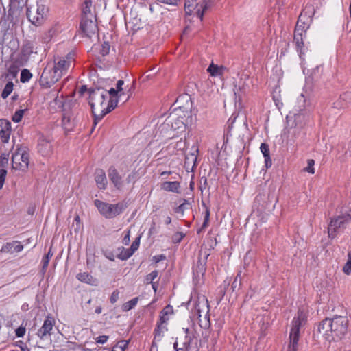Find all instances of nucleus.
<instances>
[{"mask_svg": "<svg viewBox=\"0 0 351 351\" xmlns=\"http://www.w3.org/2000/svg\"><path fill=\"white\" fill-rule=\"evenodd\" d=\"M107 97V90L104 88L97 87L89 90V104L94 117L93 130L98 121L117 106L118 99L112 98H110L106 104Z\"/></svg>", "mask_w": 351, "mask_h": 351, "instance_id": "obj_1", "label": "nucleus"}, {"mask_svg": "<svg viewBox=\"0 0 351 351\" xmlns=\"http://www.w3.org/2000/svg\"><path fill=\"white\" fill-rule=\"evenodd\" d=\"M348 325V317L335 315L332 318L322 320L318 326L317 330L329 341H339L347 334Z\"/></svg>", "mask_w": 351, "mask_h": 351, "instance_id": "obj_2", "label": "nucleus"}, {"mask_svg": "<svg viewBox=\"0 0 351 351\" xmlns=\"http://www.w3.org/2000/svg\"><path fill=\"white\" fill-rule=\"evenodd\" d=\"M74 58L71 53H69L66 57L60 58L55 60L53 69V75L51 80L48 81L47 73L44 71L40 77V83L42 86L50 87L52 84L58 82L63 75L66 74L68 69L73 66Z\"/></svg>", "mask_w": 351, "mask_h": 351, "instance_id": "obj_3", "label": "nucleus"}, {"mask_svg": "<svg viewBox=\"0 0 351 351\" xmlns=\"http://www.w3.org/2000/svg\"><path fill=\"white\" fill-rule=\"evenodd\" d=\"M307 317V313L305 311L299 309L293 317L289 334L290 343L288 347L289 351H298L300 329L306 325Z\"/></svg>", "mask_w": 351, "mask_h": 351, "instance_id": "obj_4", "label": "nucleus"}, {"mask_svg": "<svg viewBox=\"0 0 351 351\" xmlns=\"http://www.w3.org/2000/svg\"><path fill=\"white\" fill-rule=\"evenodd\" d=\"M193 316H197L201 327L210 326L209 304L204 295L199 296L192 310Z\"/></svg>", "mask_w": 351, "mask_h": 351, "instance_id": "obj_5", "label": "nucleus"}, {"mask_svg": "<svg viewBox=\"0 0 351 351\" xmlns=\"http://www.w3.org/2000/svg\"><path fill=\"white\" fill-rule=\"evenodd\" d=\"M95 206L98 210L106 219H112L120 215L124 210L123 204L117 203L115 204H108L99 199L94 202Z\"/></svg>", "mask_w": 351, "mask_h": 351, "instance_id": "obj_6", "label": "nucleus"}, {"mask_svg": "<svg viewBox=\"0 0 351 351\" xmlns=\"http://www.w3.org/2000/svg\"><path fill=\"white\" fill-rule=\"evenodd\" d=\"M29 163V154L25 148L17 147L12 156V167L15 170L26 171Z\"/></svg>", "mask_w": 351, "mask_h": 351, "instance_id": "obj_7", "label": "nucleus"}, {"mask_svg": "<svg viewBox=\"0 0 351 351\" xmlns=\"http://www.w3.org/2000/svg\"><path fill=\"white\" fill-rule=\"evenodd\" d=\"M185 337L180 347L181 351H197L198 350L199 334L193 328L184 329Z\"/></svg>", "mask_w": 351, "mask_h": 351, "instance_id": "obj_8", "label": "nucleus"}, {"mask_svg": "<svg viewBox=\"0 0 351 351\" xmlns=\"http://www.w3.org/2000/svg\"><path fill=\"white\" fill-rule=\"evenodd\" d=\"M48 12V8L43 4L37 3L36 8L27 9V16L34 25L39 26L43 23Z\"/></svg>", "mask_w": 351, "mask_h": 351, "instance_id": "obj_9", "label": "nucleus"}, {"mask_svg": "<svg viewBox=\"0 0 351 351\" xmlns=\"http://www.w3.org/2000/svg\"><path fill=\"white\" fill-rule=\"evenodd\" d=\"M196 0H186L184 3V10L186 14L191 15L193 10H195V13L202 21L204 12L209 8V2L208 0H202L198 3H195Z\"/></svg>", "mask_w": 351, "mask_h": 351, "instance_id": "obj_10", "label": "nucleus"}, {"mask_svg": "<svg viewBox=\"0 0 351 351\" xmlns=\"http://www.w3.org/2000/svg\"><path fill=\"white\" fill-rule=\"evenodd\" d=\"M350 220H351V215L348 213L338 215L331 219L328 228V237L330 238L335 237L337 230L344 228L345 224Z\"/></svg>", "mask_w": 351, "mask_h": 351, "instance_id": "obj_11", "label": "nucleus"}, {"mask_svg": "<svg viewBox=\"0 0 351 351\" xmlns=\"http://www.w3.org/2000/svg\"><path fill=\"white\" fill-rule=\"evenodd\" d=\"M187 119L185 115L182 116L178 114L171 115L169 117V122L171 123V128L174 131H177V134H182L186 130Z\"/></svg>", "mask_w": 351, "mask_h": 351, "instance_id": "obj_12", "label": "nucleus"}, {"mask_svg": "<svg viewBox=\"0 0 351 351\" xmlns=\"http://www.w3.org/2000/svg\"><path fill=\"white\" fill-rule=\"evenodd\" d=\"M287 123L289 127L295 129H302L306 124V116L302 112L298 113H289L286 117Z\"/></svg>", "mask_w": 351, "mask_h": 351, "instance_id": "obj_13", "label": "nucleus"}, {"mask_svg": "<svg viewBox=\"0 0 351 351\" xmlns=\"http://www.w3.org/2000/svg\"><path fill=\"white\" fill-rule=\"evenodd\" d=\"M54 325V318L51 315H48L45 318L41 328L38 330L36 335L42 340L49 338L51 335V330H53Z\"/></svg>", "mask_w": 351, "mask_h": 351, "instance_id": "obj_14", "label": "nucleus"}, {"mask_svg": "<svg viewBox=\"0 0 351 351\" xmlns=\"http://www.w3.org/2000/svg\"><path fill=\"white\" fill-rule=\"evenodd\" d=\"M210 250L202 248L199 252L198 260L195 265V272L197 276H204L206 270V263L210 256Z\"/></svg>", "mask_w": 351, "mask_h": 351, "instance_id": "obj_15", "label": "nucleus"}, {"mask_svg": "<svg viewBox=\"0 0 351 351\" xmlns=\"http://www.w3.org/2000/svg\"><path fill=\"white\" fill-rule=\"evenodd\" d=\"M80 28L87 37L90 38L96 33L97 26L96 23L91 19L83 16L80 22Z\"/></svg>", "mask_w": 351, "mask_h": 351, "instance_id": "obj_16", "label": "nucleus"}, {"mask_svg": "<svg viewBox=\"0 0 351 351\" xmlns=\"http://www.w3.org/2000/svg\"><path fill=\"white\" fill-rule=\"evenodd\" d=\"M38 152L43 156H48L52 154L53 149L51 139L44 136H40L38 139Z\"/></svg>", "mask_w": 351, "mask_h": 351, "instance_id": "obj_17", "label": "nucleus"}, {"mask_svg": "<svg viewBox=\"0 0 351 351\" xmlns=\"http://www.w3.org/2000/svg\"><path fill=\"white\" fill-rule=\"evenodd\" d=\"M11 123L5 119H0V138L3 143H7L11 134Z\"/></svg>", "mask_w": 351, "mask_h": 351, "instance_id": "obj_18", "label": "nucleus"}, {"mask_svg": "<svg viewBox=\"0 0 351 351\" xmlns=\"http://www.w3.org/2000/svg\"><path fill=\"white\" fill-rule=\"evenodd\" d=\"M62 125L66 132L73 130L75 125V116L73 112L64 110L62 119Z\"/></svg>", "mask_w": 351, "mask_h": 351, "instance_id": "obj_19", "label": "nucleus"}, {"mask_svg": "<svg viewBox=\"0 0 351 351\" xmlns=\"http://www.w3.org/2000/svg\"><path fill=\"white\" fill-rule=\"evenodd\" d=\"M108 174L110 180L113 183L114 186L121 190L123 187L122 177L120 176L118 171L113 166H111L108 170Z\"/></svg>", "mask_w": 351, "mask_h": 351, "instance_id": "obj_20", "label": "nucleus"}, {"mask_svg": "<svg viewBox=\"0 0 351 351\" xmlns=\"http://www.w3.org/2000/svg\"><path fill=\"white\" fill-rule=\"evenodd\" d=\"M23 249V245L21 242L18 241H13L12 242H8L3 245L0 252L1 253H10L19 252Z\"/></svg>", "mask_w": 351, "mask_h": 351, "instance_id": "obj_21", "label": "nucleus"}, {"mask_svg": "<svg viewBox=\"0 0 351 351\" xmlns=\"http://www.w3.org/2000/svg\"><path fill=\"white\" fill-rule=\"evenodd\" d=\"M34 46L30 42H27L21 47L19 59L21 62H27L30 55L33 53Z\"/></svg>", "mask_w": 351, "mask_h": 351, "instance_id": "obj_22", "label": "nucleus"}, {"mask_svg": "<svg viewBox=\"0 0 351 351\" xmlns=\"http://www.w3.org/2000/svg\"><path fill=\"white\" fill-rule=\"evenodd\" d=\"M351 103V92H346L341 95L339 98L334 102L333 105L335 108L341 109L348 106Z\"/></svg>", "mask_w": 351, "mask_h": 351, "instance_id": "obj_23", "label": "nucleus"}, {"mask_svg": "<svg viewBox=\"0 0 351 351\" xmlns=\"http://www.w3.org/2000/svg\"><path fill=\"white\" fill-rule=\"evenodd\" d=\"M95 180L97 186L100 189H105L107 184L106 173L103 169H97L95 173Z\"/></svg>", "mask_w": 351, "mask_h": 351, "instance_id": "obj_24", "label": "nucleus"}, {"mask_svg": "<svg viewBox=\"0 0 351 351\" xmlns=\"http://www.w3.org/2000/svg\"><path fill=\"white\" fill-rule=\"evenodd\" d=\"M180 184L179 182L166 181L161 184V189L169 192H173L176 193H180Z\"/></svg>", "mask_w": 351, "mask_h": 351, "instance_id": "obj_25", "label": "nucleus"}, {"mask_svg": "<svg viewBox=\"0 0 351 351\" xmlns=\"http://www.w3.org/2000/svg\"><path fill=\"white\" fill-rule=\"evenodd\" d=\"M260 149L264 156L265 167L267 169L270 167L272 165V162L270 158L269 145L265 143H262L260 147Z\"/></svg>", "mask_w": 351, "mask_h": 351, "instance_id": "obj_26", "label": "nucleus"}, {"mask_svg": "<svg viewBox=\"0 0 351 351\" xmlns=\"http://www.w3.org/2000/svg\"><path fill=\"white\" fill-rule=\"evenodd\" d=\"M197 155L195 153L188 154L185 157L184 167L187 171L191 169L193 170V168L196 167Z\"/></svg>", "mask_w": 351, "mask_h": 351, "instance_id": "obj_27", "label": "nucleus"}, {"mask_svg": "<svg viewBox=\"0 0 351 351\" xmlns=\"http://www.w3.org/2000/svg\"><path fill=\"white\" fill-rule=\"evenodd\" d=\"M293 41L295 43L297 51L300 53V57L302 58V54H304L302 51L304 47L303 34H294Z\"/></svg>", "mask_w": 351, "mask_h": 351, "instance_id": "obj_28", "label": "nucleus"}, {"mask_svg": "<svg viewBox=\"0 0 351 351\" xmlns=\"http://www.w3.org/2000/svg\"><path fill=\"white\" fill-rule=\"evenodd\" d=\"M202 206L205 208L204 219L202 227L197 230V234H199L202 231L208 227L210 215V208L204 202H202Z\"/></svg>", "mask_w": 351, "mask_h": 351, "instance_id": "obj_29", "label": "nucleus"}, {"mask_svg": "<svg viewBox=\"0 0 351 351\" xmlns=\"http://www.w3.org/2000/svg\"><path fill=\"white\" fill-rule=\"evenodd\" d=\"M225 70L226 67L223 66H219L213 63L207 69V71L211 76H221L223 74Z\"/></svg>", "mask_w": 351, "mask_h": 351, "instance_id": "obj_30", "label": "nucleus"}, {"mask_svg": "<svg viewBox=\"0 0 351 351\" xmlns=\"http://www.w3.org/2000/svg\"><path fill=\"white\" fill-rule=\"evenodd\" d=\"M167 330V328L166 325L156 324V327L154 331V339H155V341H160L164 336L165 332Z\"/></svg>", "mask_w": 351, "mask_h": 351, "instance_id": "obj_31", "label": "nucleus"}, {"mask_svg": "<svg viewBox=\"0 0 351 351\" xmlns=\"http://www.w3.org/2000/svg\"><path fill=\"white\" fill-rule=\"evenodd\" d=\"M191 207V203L188 199H182V203L174 209L175 213L184 215V211Z\"/></svg>", "mask_w": 351, "mask_h": 351, "instance_id": "obj_32", "label": "nucleus"}, {"mask_svg": "<svg viewBox=\"0 0 351 351\" xmlns=\"http://www.w3.org/2000/svg\"><path fill=\"white\" fill-rule=\"evenodd\" d=\"M138 301V298L136 297V298H132L131 300H130L127 302H125L122 305V311L124 312H127V311L134 308V306L137 304Z\"/></svg>", "mask_w": 351, "mask_h": 351, "instance_id": "obj_33", "label": "nucleus"}, {"mask_svg": "<svg viewBox=\"0 0 351 351\" xmlns=\"http://www.w3.org/2000/svg\"><path fill=\"white\" fill-rule=\"evenodd\" d=\"M13 86H14V84L11 81L8 82L5 84L3 91L1 93V97L3 99H6L11 94V93L13 90Z\"/></svg>", "mask_w": 351, "mask_h": 351, "instance_id": "obj_34", "label": "nucleus"}, {"mask_svg": "<svg viewBox=\"0 0 351 351\" xmlns=\"http://www.w3.org/2000/svg\"><path fill=\"white\" fill-rule=\"evenodd\" d=\"M306 25L304 22H302V14L299 16V19L298 20L295 28V32L299 33V34H303L306 32Z\"/></svg>", "mask_w": 351, "mask_h": 351, "instance_id": "obj_35", "label": "nucleus"}, {"mask_svg": "<svg viewBox=\"0 0 351 351\" xmlns=\"http://www.w3.org/2000/svg\"><path fill=\"white\" fill-rule=\"evenodd\" d=\"M32 77V74L28 69H24L21 71L20 80L22 83H25L28 82L31 77Z\"/></svg>", "mask_w": 351, "mask_h": 351, "instance_id": "obj_36", "label": "nucleus"}, {"mask_svg": "<svg viewBox=\"0 0 351 351\" xmlns=\"http://www.w3.org/2000/svg\"><path fill=\"white\" fill-rule=\"evenodd\" d=\"M128 341L121 340L119 341L113 348L112 351H125L128 347Z\"/></svg>", "mask_w": 351, "mask_h": 351, "instance_id": "obj_37", "label": "nucleus"}, {"mask_svg": "<svg viewBox=\"0 0 351 351\" xmlns=\"http://www.w3.org/2000/svg\"><path fill=\"white\" fill-rule=\"evenodd\" d=\"M139 178V176L137 171H132L126 178L127 183H132L134 184Z\"/></svg>", "mask_w": 351, "mask_h": 351, "instance_id": "obj_38", "label": "nucleus"}, {"mask_svg": "<svg viewBox=\"0 0 351 351\" xmlns=\"http://www.w3.org/2000/svg\"><path fill=\"white\" fill-rule=\"evenodd\" d=\"M108 95H110V98L121 99V96L124 95V93H121L117 89L114 88H111L108 91L107 90Z\"/></svg>", "mask_w": 351, "mask_h": 351, "instance_id": "obj_39", "label": "nucleus"}, {"mask_svg": "<svg viewBox=\"0 0 351 351\" xmlns=\"http://www.w3.org/2000/svg\"><path fill=\"white\" fill-rule=\"evenodd\" d=\"M343 271L347 275L351 274V251L348 254V261L343 267Z\"/></svg>", "mask_w": 351, "mask_h": 351, "instance_id": "obj_40", "label": "nucleus"}, {"mask_svg": "<svg viewBox=\"0 0 351 351\" xmlns=\"http://www.w3.org/2000/svg\"><path fill=\"white\" fill-rule=\"evenodd\" d=\"M158 271L157 270H154L145 276V282L147 284L154 282H155L154 280L156 278H158Z\"/></svg>", "mask_w": 351, "mask_h": 351, "instance_id": "obj_41", "label": "nucleus"}, {"mask_svg": "<svg viewBox=\"0 0 351 351\" xmlns=\"http://www.w3.org/2000/svg\"><path fill=\"white\" fill-rule=\"evenodd\" d=\"M77 278L81 282H89L92 278V276L86 272L79 273L77 275Z\"/></svg>", "mask_w": 351, "mask_h": 351, "instance_id": "obj_42", "label": "nucleus"}, {"mask_svg": "<svg viewBox=\"0 0 351 351\" xmlns=\"http://www.w3.org/2000/svg\"><path fill=\"white\" fill-rule=\"evenodd\" d=\"M9 154H1L0 155V169H5L8 164Z\"/></svg>", "mask_w": 351, "mask_h": 351, "instance_id": "obj_43", "label": "nucleus"}, {"mask_svg": "<svg viewBox=\"0 0 351 351\" xmlns=\"http://www.w3.org/2000/svg\"><path fill=\"white\" fill-rule=\"evenodd\" d=\"M140 237H137L135 241H134L130 247V252L129 253V256H132L135 251H136L139 247L140 244Z\"/></svg>", "mask_w": 351, "mask_h": 351, "instance_id": "obj_44", "label": "nucleus"}, {"mask_svg": "<svg viewBox=\"0 0 351 351\" xmlns=\"http://www.w3.org/2000/svg\"><path fill=\"white\" fill-rule=\"evenodd\" d=\"M24 114V110H18L15 112L14 115L12 116V121L15 123H19Z\"/></svg>", "mask_w": 351, "mask_h": 351, "instance_id": "obj_45", "label": "nucleus"}, {"mask_svg": "<svg viewBox=\"0 0 351 351\" xmlns=\"http://www.w3.org/2000/svg\"><path fill=\"white\" fill-rule=\"evenodd\" d=\"M52 254L51 253V250L49 251V252L43 257L42 260V264H43V268L42 269L45 271L46 269L48 267L49 262L50 258L52 256Z\"/></svg>", "mask_w": 351, "mask_h": 351, "instance_id": "obj_46", "label": "nucleus"}, {"mask_svg": "<svg viewBox=\"0 0 351 351\" xmlns=\"http://www.w3.org/2000/svg\"><path fill=\"white\" fill-rule=\"evenodd\" d=\"M241 271H239L232 284V288L233 289H235L236 288L239 289L240 287V286L241 285Z\"/></svg>", "mask_w": 351, "mask_h": 351, "instance_id": "obj_47", "label": "nucleus"}, {"mask_svg": "<svg viewBox=\"0 0 351 351\" xmlns=\"http://www.w3.org/2000/svg\"><path fill=\"white\" fill-rule=\"evenodd\" d=\"M185 234L181 232H177L172 236V242L173 243H180L184 237Z\"/></svg>", "mask_w": 351, "mask_h": 351, "instance_id": "obj_48", "label": "nucleus"}, {"mask_svg": "<svg viewBox=\"0 0 351 351\" xmlns=\"http://www.w3.org/2000/svg\"><path fill=\"white\" fill-rule=\"evenodd\" d=\"M308 166L304 169V170L306 172H308L311 174H313L315 173V169L313 167V165L315 164V161L313 159H309L307 161Z\"/></svg>", "mask_w": 351, "mask_h": 351, "instance_id": "obj_49", "label": "nucleus"}, {"mask_svg": "<svg viewBox=\"0 0 351 351\" xmlns=\"http://www.w3.org/2000/svg\"><path fill=\"white\" fill-rule=\"evenodd\" d=\"M110 51V44L108 42H104L101 45V49L100 50V53L102 56H105L109 53Z\"/></svg>", "mask_w": 351, "mask_h": 351, "instance_id": "obj_50", "label": "nucleus"}, {"mask_svg": "<svg viewBox=\"0 0 351 351\" xmlns=\"http://www.w3.org/2000/svg\"><path fill=\"white\" fill-rule=\"evenodd\" d=\"M6 175L7 171L5 169H0V189L3 188Z\"/></svg>", "mask_w": 351, "mask_h": 351, "instance_id": "obj_51", "label": "nucleus"}, {"mask_svg": "<svg viewBox=\"0 0 351 351\" xmlns=\"http://www.w3.org/2000/svg\"><path fill=\"white\" fill-rule=\"evenodd\" d=\"M119 291L117 289H116L111 294V296L110 298V302L112 304L115 303L119 300Z\"/></svg>", "mask_w": 351, "mask_h": 351, "instance_id": "obj_52", "label": "nucleus"}, {"mask_svg": "<svg viewBox=\"0 0 351 351\" xmlns=\"http://www.w3.org/2000/svg\"><path fill=\"white\" fill-rule=\"evenodd\" d=\"M10 5L22 7L26 2V0H10Z\"/></svg>", "mask_w": 351, "mask_h": 351, "instance_id": "obj_53", "label": "nucleus"}, {"mask_svg": "<svg viewBox=\"0 0 351 351\" xmlns=\"http://www.w3.org/2000/svg\"><path fill=\"white\" fill-rule=\"evenodd\" d=\"M130 252V248L125 250L124 252H122L119 256V258L121 260H126L129 258L131 256H129V253Z\"/></svg>", "mask_w": 351, "mask_h": 351, "instance_id": "obj_54", "label": "nucleus"}, {"mask_svg": "<svg viewBox=\"0 0 351 351\" xmlns=\"http://www.w3.org/2000/svg\"><path fill=\"white\" fill-rule=\"evenodd\" d=\"M25 333V328L20 326L16 330V335L18 337H22Z\"/></svg>", "mask_w": 351, "mask_h": 351, "instance_id": "obj_55", "label": "nucleus"}, {"mask_svg": "<svg viewBox=\"0 0 351 351\" xmlns=\"http://www.w3.org/2000/svg\"><path fill=\"white\" fill-rule=\"evenodd\" d=\"M108 339V337L106 336V335H101L99 337H98L96 339V342L97 343H101V344H103L104 343H106Z\"/></svg>", "mask_w": 351, "mask_h": 351, "instance_id": "obj_56", "label": "nucleus"}, {"mask_svg": "<svg viewBox=\"0 0 351 351\" xmlns=\"http://www.w3.org/2000/svg\"><path fill=\"white\" fill-rule=\"evenodd\" d=\"M167 320H168L167 315H164L163 314H160L159 321L157 322V324L165 325Z\"/></svg>", "mask_w": 351, "mask_h": 351, "instance_id": "obj_57", "label": "nucleus"}, {"mask_svg": "<svg viewBox=\"0 0 351 351\" xmlns=\"http://www.w3.org/2000/svg\"><path fill=\"white\" fill-rule=\"evenodd\" d=\"M124 84V82L123 80H119L117 82V85H116V89L120 92L121 93H124L123 92V88H122V86Z\"/></svg>", "mask_w": 351, "mask_h": 351, "instance_id": "obj_58", "label": "nucleus"}, {"mask_svg": "<svg viewBox=\"0 0 351 351\" xmlns=\"http://www.w3.org/2000/svg\"><path fill=\"white\" fill-rule=\"evenodd\" d=\"M130 230L127 231L125 235L124 236L123 239V243L125 245H128L130 241Z\"/></svg>", "mask_w": 351, "mask_h": 351, "instance_id": "obj_59", "label": "nucleus"}, {"mask_svg": "<svg viewBox=\"0 0 351 351\" xmlns=\"http://www.w3.org/2000/svg\"><path fill=\"white\" fill-rule=\"evenodd\" d=\"M90 8L91 6L84 5L82 8V13L84 15V16L87 17V14L90 13Z\"/></svg>", "mask_w": 351, "mask_h": 351, "instance_id": "obj_60", "label": "nucleus"}, {"mask_svg": "<svg viewBox=\"0 0 351 351\" xmlns=\"http://www.w3.org/2000/svg\"><path fill=\"white\" fill-rule=\"evenodd\" d=\"M157 342H158V341H155V339H153V341H152V346H151V348H150V351H158V346H157Z\"/></svg>", "mask_w": 351, "mask_h": 351, "instance_id": "obj_61", "label": "nucleus"}, {"mask_svg": "<svg viewBox=\"0 0 351 351\" xmlns=\"http://www.w3.org/2000/svg\"><path fill=\"white\" fill-rule=\"evenodd\" d=\"M170 311L171 307L169 306H167L162 310L160 314H163L164 315H168V314L170 313Z\"/></svg>", "mask_w": 351, "mask_h": 351, "instance_id": "obj_62", "label": "nucleus"}, {"mask_svg": "<svg viewBox=\"0 0 351 351\" xmlns=\"http://www.w3.org/2000/svg\"><path fill=\"white\" fill-rule=\"evenodd\" d=\"M131 95H132V93L130 92V90L128 91L126 97H125V94L121 96V98H123V103H125V101H127L129 99V98L131 96ZM120 100H122V99H121Z\"/></svg>", "mask_w": 351, "mask_h": 351, "instance_id": "obj_63", "label": "nucleus"}, {"mask_svg": "<svg viewBox=\"0 0 351 351\" xmlns=\"http://www.w3.org/2000/svg\"><path fill=\"white\" fill-rule=\"evenodd\" d=\"M87 87L85 85L82 86L78 91L79 94L82 95L86 91H87Z\"/></svg>", "mask_w": 351, "mask_h": 351, "instance_id": "obj_64", "label": "nucleus"}]
</instances>
